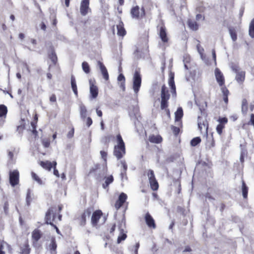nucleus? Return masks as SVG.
Returning <instances> with one entry per match:
<instances>
[{"label": "nucleus", "mask_w": 254, "mask_h": 254, "mask_svg": "<svg viewBox=\"0 0 254 254\" xmlns=\"http://www.w3.org/2000/svg\"><path fill=\"white\" fill-rule=\"evenodd\" d=\"M50 101L51 102L56 103L57 102V97L55 94H53L50 97Z\"/></svg>", "instance_id": "obj_58"}, {"label": "nucleus", "mask_w": 254, "mask_h": 254, "mask_svg": "<svg viewBox=\"0 0 254 254\" xmlns=\"http://www.w3.org/2000/svg\"><path fill=\"white\" fill-rule=\"evenodd\" d=\"M53 206H56L57 207L56 217H58V219L60 221H62V215L61 214V212L63 208V205L61 204L59 205L58 206L56 205H54Z\"/></svg>", "instance_id": "obj_38"}, {"label": "nucleus", "mask_w": 254, "mask_h": 254, "mask_svg": "<svg viewBox=\"0 0 254 254\" xmlns=\"http://www.w3.org/2000/svg\"><path fill=\"white\" fill-rule=\"evenodd\" d=\"M224 128H225V126H224L223 125H221V124H219L217 126L216 128L217 132L219 135H221L222 134V132H223V129Z\"/></svg>", "instance_id": "obj_47"}, {"label": "nucleus", "mask_w": 254, "mask_h": 254, "mask_svg": "<svg viewBox=\"0 0 254 254\" xmlns=\"http://www.w3.org/2000/svg\"><path fill=\"white\" fill-rule=\"evenodd\" d=\"M90 0H82L80 6V12L82 16H85L91 11L89 7Z\"/></svg>", "instance_id": "obj_11"}, {"label": "nucleus", "mask_w": 254, "mask_h": 254, "mask_svg": "<svg viewBox=\"0 0 254 254\" xmlns=\"http://www.w3.org/2000/svg\"><path fill=\"white\" fill-rule=\"evenodd\" d=\"M175 121H180L183 116V111L181 107L178 108L177 111L175 112Z\"/></svg>", "instance_id": "obj_35"}, {"label": "nucleus", "mask_w": 254, "mask_h": 254, "mask_svg": "<svg viewBox=\"0 0 254 254\" xmlns=\"http://www.w3.org/2000/svg\"><path fill=\"white\" fill-rule=\"evenodd\" d=\"M48 57L54 64H56L58 61V58L53 46H51L49 48Z\"/></svg>", "instance_id": "obj_20"}, {"label": "nucleus", "mask_w": 254, "mask_h": 254, "mask_svg": "<svg viewBox=\"0 0 254 254\" xmlns=\"http://www.w3.org/2000/svg\"><path fill=\"white\" fill-rule=\"evenodd\" d=\"M98 65H99L103 77L106 80H108L109 79V74L107 69L104 64L100 61L98 62Z\"/></svg>", "instance_id": "obj_21"}, {"label": "nucleus", "mask_w": 254, "mask_h": 254, "mask_svg": "<svg viewBox=\"0 0 254 254\" xmlns=\"http://www.w3.org/2000/svg\"><path fill=\"white\" fill-rule=\"evenodd\" d=\"M196 48L198 52L200 54L202 55L204 52L203 48L201 46L200 43H198L196 45Z\"/></svg>", "instance_id": "obj_54"}, {"label": "nucleus", "mask_w": 254, "mask_h": 254, "mask_svg": "<svg viewBox=\"0 0 254 254\" xmlns=\"http://www.w3.org/2000/svg\"><path fill=\"white\" fill-rule=\"evenodd\" d=\"M39 165L44 169L48 171H51L53 167V161L52 162L49 161H41L39 163Z\"/></svg>", "instance_id": "obj_26"}, {"label": "nucleus", "mask_w": 254, "mask_h": 254, "mask_svg": "<svg viewBox=\"0 0 254 254\" xmlns=\"http://www.w3.org/2000/svg\"><path fill=\"white\" fill-rule=\"evenodd\" d=\"M119 230L120 231L119 235L117 239V243L120 244L122 241L125 240L127 238V231H125L123 228H122V224L121 226H119Z\"/></svg>", "instance_id": "obj_19"}, {"label": "nucleus", "mask_w": 254, "mask_h": 254, "mask_svg": "<svg viewBox=\"0 0 254 254\" xmlns=\"http://www.w3.org/2000/svg\"><path fill=\"white\" fill-rule=\"evenodd\" d=\"M169 85L170 86L172 92L176 94V86L174 81V76L173 74L170 75L169 79Z\"/></svg>", "instance_id": "obj_33"}, {"label": "nucleus", "mask_w": 254, "mask_h": 254, "mask_svg": "<svg viewBox=\"0 0 254 254\" xmlns=\"http://www.w3.org/2000/svg\"><path fill=\"white\" fill-rule=\"evenodd\" d=\"M93 208L92 207H88L85 209L83 212L78 217L79 223L81 226H84L86 224V219L90 217Z\"/></svg>", "instance_id": "obj_8"}, {"label": "nucleus", "mask_w": 254, "mask_h": 254, "mask_svg": "<svg viewBox=\"0 0 254 254\" xmlns=\"http://www.w3.org/2000/svg\"><path fill=\"white\" fill-rule=\"evenodd\" d=\"M215 140L212 136L211 140L210 141L209 144V147L210 148H212L215 146Z\"/></svg>", "instance_id": "obj_62"}, {"label": "nucleus", "mask_w": 254, "mask_h": 254, "mask_svg": "<svg viewBox=\"0 0 254 254\" xmlns=\"http://www.w3.org/2000/svg\"><path fill=\"white\" fill-rule=\"evenodd\" d=\"M19 249L20 254H30L31 249L27 239L25 240L23 243L19 245Z\"/></svg>", "instance_id": "obj_15"}, {"label": "nucleus", "mask_w": 254, "mask_h": 254, "mask_svg": "<svg viewBox=\"0 0 254 254\" xmlns=\"http://www.w3.org/2000/svg\"><path fill=\"white\" fill-rule=\"evenodd\" d=\"M201 138L199 137L193 138L190 141V145L192 146H195L201 142Z\"/></svg>", "instance_id": "obj_43"}, {"label": "nucleus", "mask_w": 254, "mask_h": 254, "mask_svg": "<svg viewBox=\"0 0 254 254\" xmlns=\"http://www.w3.org/2000/svg\"><path fill=\"white\" fill-rule=\"evenodd\" d=\"M42 235V233L40 230L38 229H34L32 232V241L33 244L34 245L36 244L41 238Z\"/></svg>", "instance_id": "obj_18"}, {"label": "nucleus", "mask_w": 254, "mask_h": 254, "mask_svg": "<svg viewBox=\"0 0 254 254\" xmlns=\"http://www.w3.org/2000/svg\"><path fill=\"white\" fill-rule=\"evenodd\" d=\"M130 13L132 18L137 20H141L146 16L144 6L140 8L138 5L133 6L130 9Z\"/></svg>", "instance_id": "obj_4"}, {"label": "nucleus", "mask_w": 254, "mask_h": 254, "mask_svg": "<svg viewBox=\"0 0 254 254\" xmlns=\"http://www.w3.org/2000/svg\"><path fill=\"white\" fill-rule=\"evenodd\" d=\"M19 183V173L17 170H14L9 172V183L14 187Z\"/></svg>", "instance_id": "obj_9"}, {"label": "nucleus", "mask_w": 254, "mask_h": 254, "mask_svg": "<svg viewBox=\"0 0 254 254\" xmlns=\"http://www.w3.org/2000/svg\"><path fill=\"white\" fill-rule=\"evenodd\" d=\"M198 126L200 131H202L204 129H205L206 131H207L208 123L206 120H202L200 117H198Z\"/></svg>", "instance_id": "obj_24"}, {"label": "nucleus", "mask_w": 254, "mask_h": 254, "mask_svg": "<svg viewBox=\"0 0 254 254\" xmlns=\"http://www.w3.org/2000/svg\"><path fill=\"white\" fill-rule=\"evenodd\" d=\"M57 207L51 206L46 212L45 216V223L52 226L56 231V232L60 235L61 233L57 226L54 224V222L56 218Z\"/></svg>", "instance_id": "obj_2"}, {"label": "nucleus", "mask_w": 254, "mask_h": 254, "mask_svg": "<svg viewBox=\"0 0 254 254\" xmlns=\"http://www.w3.org/2000/svg\"><path fill=\"white\" fill-rule=\"evenodd\" d=\"M7 112V108L6 106L3 104L0 105V118H6Z\"/></svg>", "instance_id": "obj_34"}, {"label": "nucleus", "mask_w": 254, "mask_h": 254, "mask_svg": "<svg viewBox=\"0 0 254 254\" xmlns=\"http://www.w3.org/2000/svg\"><path fill=\"white\" fill-rule=\"evenodd\" d=\"M90 85V93L92 98H96L98 95V88L95 85V79H90L89 80Z\"/></svg>", "instance_id": "obj_13"}, {"label": "nucleus", "mask_w": 254, "mask_h": 254, "mask_svg": "<svg viewBox=\"0 0 254 254\" xmlns=\"http://www.w3.org/2000/svg\"><path fill=\"white\" fill-rule=\"evenodd\" d=\"M148 140L151 143L158 144L162 142L163 139L160 135L152 134L149 136Z\"/></svg>", "instance_id": "obj_27"}, {"label": "nucleus", "mask_w": 254, "mask_h": 254, "mask_svg": "<svg viewBox=\"0 0 254 254\" xmlns=\"http://www.w3.org/2000/svg\"><path fill=\"white\" fill-rule=\"evenodd\" d=\"M25 129V125H21L17 127V130L19 132H22Z\"/></svg>", "instance_id": "obj_61"}, {"label": "nucleus", "mask_w": 254, "mask_h": 254, "mask_svg": "<svg viewBox=\"0 0 254 254\" xmlns=\"http://www.w3.org/2000/svg\"><path fill=\"white\" fill-rule=\"evenodd\" d=\"M9 204L7 201L5 202L3 205L4 211L5 213H7L8 210Z\"/></svg>", "instance_id": "obj_59"}, {"label": "nucleus", "mask_w": 254, "mask_h": 254, "mask_svg": "<svg viewBox=\"0 0 254 254\" xmlns=\"http://www.w3.org/2000/svg\"><path fill=\"white\" fill-rule=\"evenodd\" d=\"M93 123L91 117H87L86 119V125L89 127Z\"/></svg>", "instance_id": "obj_57"}, {"label": "nucleus", "mask_w": 254, "mask_h": 254, "mask_svg": "<svg viewBox=\"0 0 254 254\" xmlns=\"http://www.w3.org/2000/svg\"><path fill=\"white\" fill-rule=\"evenodd\" d=\"M31 176L32 179L34 180L35 181H36L39 184L42 185L43 184L42 180L35 173L32 172Z\"/></svg>", "instance_id": "obj_42"}, {"label": "nucleus", "mask_w": 254, "mask_h": 254, "mask_svg": "<svg viewBox=\"0 0 254 254\" xmlns=\"http://www.w3.org/2000/svg\"><path fill=\"white\" fill-rule=\"evenodd\" d=\"M141 84V77L139 71H135L133 76V89L135 94L139 91Z\"/></svg>", "instance_id": "obj_6"}, {"label": "nucleus", "mask_w": 254, "mask_h": 254, "mask_svg": "<svg viewBox=\"0 0 254 254\" xmlns=\"http://www.w3.org/2000/svg\"><path fill=\"white\" fill-rule=\"evenodd\" d=\"M118 80L119 81H121V86L123 87L124 89L125 88V77L123 74H120L118 77Z\"/></svg>", "instance_id": "obj_45"}, {"label": "nucleus", "mask_w": 254, "mask_h": 254, "mask_svg": "<svg viewBox=\"0 0 254 254\" xmlns=\"http://www.w3.org/2000/svg\"><path fill=\"white\" fill-rule=\"evenodd\" d=\"M235 73L236 76L235 79L236 81L240 83H243L245 80L246 72L245 71H239V70L236 69Z\"/></svg>", "instance_id": "obj_22"}, {"label": "nucleus", "mask_w": 254, "mask_h": 254, "mask_svg": "<svg viewBox=\"0 0 254 254\" xmlns=\"http://www.w3.org/2000/svg\"><path fill=\"white\" fill-rule=\"evenodd\" d=\"M144 219L147 225L151 228L155 229L156 227L155 220L148 212L144 215Z\"/></svg>", "instance_id": "obj_16"}, {"label": "nucleus", "mask_w": 254, "mask_h": 254, "mask_svg": "<svg viewBox=\"0 0 254 254\" xmlns=\"http://www.w3.org/2000/svg\"><path fill=\"white\" fill-rule=\"evenodd\" d=\"M114 181L113 177L111 175L107 177L105 179V183L103 184V188L106 189L108 187L109 185Z\"/></svg>", "instance_id": "obj_36"}, {"label": "nucleus", "mask_w": 254, "mask_h": 254, "mask_svg": "<svg viewBox=\"0 0 254 254\" xmlns=\"http://www.w3.org/2000/svg\"><path fill=\"white\" fill-rule=\"evenodd\" d=\"M187 24L190 29L192 31H197L199 28V24L194 20L189 19Z\"/></svg>", "instance_id": "obj_25"}, {"label": "nucleus", "mask_w": 254, "mask_h": 254, "mask_svg": "<svg viewBox=\"0 0 254 254\" xmlns=\"http://www.w3.org/2000/svg\"><path fill=\"white\" fill-rule=\"evenodd\" d=\"M117 34L120 36H124L127 32L124 28V24L122 20H120L119 24L117 25Z\"/></svg>", "instance_id": "obj_23"}, {"label": "nucleus", "mask_w": 254, "mask_h": 254, "mask_svg": "<svg viewBox=\"0 0 254 254\" xmlns=\"http://www.w3.org/2000/svg\"><path fill=\"white\" fill-rule=\"evenodd\" d=\"M82 68L83 70L86 73L88 74L90 71V66L86 62H83L82 64Z\"/></svg>", "instance_id": "obj_41"}, {"label": "nucleus", "mask_w": 254, "mask_h": 254, "mask_svg": "<svg viewBox=\"0 0 254 254\" xmlns=\"http://www.w3.org/2000/svg\"><path fill=\"white\" fill-rule=\"evenodd\" d=\"M53 167L54 168V174L57 177H60V174L58 170L56 169L57 162L56 161H53Z\"/></svg>", "instance_id": "obj_50"}, {"label": "nucleus", "mask_w": 254, "mask_h": 254, "mask_svg": "<svg viewBox=\"0 0 254 254\" xmlns=\"http://www.w3.org/2000/svg\"><path fill=\"white\" fill-rule=\"evenodd\" d=\"M170 98V95L169 93L168 90L166 86L164 85L161 88V104L160 108L161 110H164L167 115L170 117V111L168 109L169 102L168 101Z\"/></svg>", "instance_id": "obj_3"}, {"label": "nucleus", "mask_w": 254, "mask_h": 254, "mask_svg": "<svg viewBox=\"0 0 254 254\" xmlns=\"http://www.w3.org/2000/svg\"><path fill=\"white\" fill-rule=\"evenodd\" d=\"M79 112L81 119L85 120L87 114V110L86 106L82 103L79 105Z\"/></svg>", "instance_id": "obj_29"}, {"label": "nucleus", "mask_w": 254, "mask_h": 254, "mask_svg": "<svg viewBox=\"0 0 254 254\" xmlns=\"http://www.w3.org/2000/svg\"><path fill=\"white\" fill-rule=\"evenodd\" d=\"M127 198V195L124 193L122 192L118 197V199L116 200L114 206L117 210L119 209L123 204L126 202Z\"/></svg>", "instance_id": "obj_14"}, {"label": "nucleus", "mask_w": 254, "mask_h": 254, "mask_svg": "<svg viewBox=\"0 0 254 254\" xmlns=\"http://www.w3.org/2000/svg\"><path fill=\"white\" fill-rule=\"evenodd\" d=\"M177 211L181 215L183 216L186 215V209L184 207L179 206L177 207Z\"/></svg>", "instance_id": "obj_49"}, {"label": "nucleus", "mask_w": 254, "mask_h": 254, "mask_svg": "<svg viewBox=\"0 0 254 254\" xmlns=\"http://www.w3.org/2000/svg\"><path fill=\"white\" fill-rule=\"evenodd\" d=\"M38 122V115L35 114L34 116V120L30 123L31 128L29 129V130L32 132V134L34 135L35 138H36L38 135V132L36 130L37 125Z\"/></svg>", "instance_id": "obj_17"}, {"label": "nucleus", "mask_w": 254, "mask_h": 254, "mask_svg": "<svg viewBox=\"0 0 254 254\" xmlns=\"http://www.w3.org/2000/svg\"><path fill=\"white\" fill-rule=\"evenodd\" d=\"M49 247L51 254H57L56 250L57 248V245L56 243V239L54 237L51 238V243Z\"/></svg>", "instance_id": "obj_28"}, {"label": "nucleus", "mask_w": 254, "mask_h": 254, "mask_svg": "<svg viewBox=\"0 0 254 254\" xmlns=\"http://www.w3.org/2000/svg\"><path fill=\"white\" fill-rule=\"evenodd\" d=\"M229 31L233 41H236L237 39V34L235 28L230 27L229 28Z\"/></svg>", "instance_id": "obj_37"}, {"label": "nucleus", "mask_w": 254, "mask_h": 254, "mask_svg": "<svg viewBox=\"0 0 254 254\" xmlns=\"http://www.w3.org/2000/svg\"><path fill=\"white\" fill-rule=\"evenodd\" d=\"M71 85L72 90L76 97L78 96L77 87L76 86V80L74 75L71 76Z\"/></svg>", "instance_id": "obj_31"}, {"label": "nucleus", "mask_w": 254, "mask_h": 254, "mask_svg": "<svg viewBox=\"0 0 254 254\" xmlns=\"http://www.w3.org/2000/svg\"><path fill=\"white\" fill-rule=\"evenodd\" d=\"M42 143L45 148H48L50 145V140L49 138H44L42 140Z\"/></svg>", "instance_id": "obj_46"}, {"label": "nucleus", "mask_w": 254, "mask_h": 254, "mask_svg": "<svg viewBox=\"0 0 254 254\" xmlns=\"http://www.w3.org/2000/svg\"><path fill=\"white\" fill-rule=\"evenodd\" d=\"M171 129L175 136L178 135L180 131L179 127L174 126H171Z\"/></svg>", "instance_id": "obj_48"}, {"label": "nucleus", "mask_w": 254, "mask_h": 254, "mask_svg": "<svg viewBox=\"0 0 254 254\" xmlns=\"http://www.w3.org/2000/svg\"><path fill=\"white\" fill-rule=\"evenodd\" d=\"M249 188L247 187L244 180L242 181V192L244 199H247L248 196Z\"/></svg>", "instance_id": "obj_30"}, {"label": "nucleus", "mask_w": 254, "mask_h": 254, "mask_svg": "<svg viewBox=\"0 0 254 254\" xmlns=\"http://www.w3.org/2000/svg\"><path fill=\"white\" fill-rule=\"evenodd\" d=\"M248 125H252L254 127V114H251L250 120L249 121Z\"/></svg>", "instance_id": "obj_55"}, {"label": "nucleus", "mask_w": 254, "mask_h": 254, "mask_svg": "<svg viewBox=\"0 0 254 254\" xmlns=\"http://www.w3.org/2000/svg\"><path fill=\"white\" fill-rule=\"evenodd\" d=\"M215 75L218 85L221 87V90L222 93L223 100L225 104H227L228 103V95L230 94V92L225 85V81L224 76L220 69L218 68H216L215 70Z\"/></svg>", "instance_id": "obj_1"}, {"label": "nucleus", "mask_w": 254, "mask_h": 254, "mask_svg": "<svg viewBox=\"0 0 254 254\" xmlns=\"http://www.w3.org/2000/svg\"><path fill=\"white\" fill-rule=\"evenodd\" d=\"M158 33L161 39L162 42L165 44L169 42V38L167 36V29L164 23L158 25L157 26Z\"/></svg>", "instance_id": "obj_7"}, {"label": "nucleus", "mask_w": 254, "mask_h": 254, "mask_svg": "<svg viewBox=\"0 0 254 254\" xmlns=\"http://www.w3.org/2000/svg\"><path fill=\"white\" fill-rule=\"evenodd\" d=\"M32 194L31 190L30 189H28L26 193V202L27 206H30L32 201Z\"/></svg>", "instance_id": "obj_39"}, {"label": "nucleus", "mask_w": 254, "mask_h": 254, "mask_svg": "<svg viewBox=\"0 0 254 254\" xmlns=\"http://www.w3.org/2000/svg\"><path fill=\"white\" fill-rule=\"evenodd\" d=\"M113 153L118 159H121L126 154V146L115 145Z\"/></svg>", "instance_id": "obj_12"}, {"label": "nucleus", "mask_w": 254, "mask_h": 254, "mask_svg": "<svg viewBox=\"0 0 254 254\" xmlns=\"http://www.w3.org/2000/svg\"><path fill=\"white\" fill-rule=\"evenodd\" d=\"M74 133V129L73 127H71L70 130L68 132L67 134V137L68 138H71L73 137Z\"/></svg>", "instance_id": "obj_51"}, {"label": "nucleus", "mask_w": 254, "mask_h": 254, "mask_svg": "<svg viewBox=\"0 0 254 254\" xmlns=\"http://www.w3.org/2000/svg\"><path fill=\"white\" fill-rule=\"evenodd\" d=\"M220 124L225 126L228 123V119L226 117L219 118L218 120Z\"/></svg>", "instance_id": "obj_52"}, {"label": "nucleus", "mask_w": 254, "mask_h": 254, "mask_svg": "<svg viewBox=\"0 0 254 254\" xmlns=\"http://www.w3.org/2000/svg\"><path fill=\"white\" fill-rule=\"evenodd\" d=\"M147 176L148 178L149 183L151 189L153 191H156L159 189V183L155 178L154 171L149 169L147 172Z\"/></svg>", "instance_id": "obj_5"}, {"label": "nucleus", "mask_w": 254, "mask_h": 254, "mask_svg": "<svg viewBox=\"0 0 254 254\" xmlns=\"http://www.w3.org/2000/svg\"><path fill=\"white\" fill-rule=\"evenodd\" d=\"M116 138L118 142V144L116 145L117 146H125L122 137L120 133L117 135Z\"/></svg>", "instance_id": "obj_44"}, {"label": "nucleus", "mask_w": 254, "mask_h": 254, "mask_svg": "<svg viewBox=\"0 0 254 254\" xmlns=\"http://www.w3.org/2000/svg\"><path fill=\"white\" fill-rule=\"evenodd\" d=\"M100 154L102 158L104 160L105 162H106L107 158V152L105 151L102 150L100 151Z\"/></svg>", "instance_id": "obj_53"}, {"label": "nucleus", "mask_w": 254, "mask_h": 254, "mask_svg": "<svg viewBox=\"0 0 254 254\" xmlns=\"http://www.w3.org/2000/svg\"><path fill=\"white\" fill-rule=\"evenodd\" d=\"M249 32L250 37L254 38V18L251 22Z\"/></svg>", "instance_id": "obj_40"}, {"label": "nucleus", "mask_w": 254, "mask_h": 254, "mask_svg": "<svg viewBox=\"0 0 254 254\" xmlns=\"http://www.w3.org/2000/svg\"><path fill=\"white\" fill-rule=\"evenodd\" d=\"M96 113L98 116L99 117H102L103 115V113L101 110L99 109V108H97L96 109Z\"/></svg>", "instance_id": "obj_64"}, {"label": "nucleus", "mask_w": 254, "mask_h": 254, "mask_svg": "<svg viewBox=\"0 0 254 254\" xmlns=\"http://www.w3.org/2000/svg\"><path fill=\"white\" fill-rule=\"evenodd\" d=\"M99 168H100V165L99 164L96 165L94 167L92 168L90 170V171L89 172V174H91L92 173L96 171L98 169H99Z\"/></svg>", "instance_id": "obj_56"}, {"label": "nucleus", "mask_w": 254, "mask_h": 254, "mask_svg": "<svg viewBox=\"0 0 254 254\" xmlns=\"http://www.w3.org/2000/svg\"><path fill=\"white\" fill-rule=\"evenodd\" d=\"M103 215V213L102 211L100 209L96 210L93 212L91 218V222L93 226H98L99 220Z\"/></svg>", "instance_id": "obj_10"}, {"label": "nucleus", "mask_w": 254, "mask_h": 254, "mask_svg": "<svg viewBox=\"0 0 254 254\" xmlns=\"http://www.w3.org/2000/svg\"><path fill=\"white\" fill-rule=\"evenodd\" d=\"M116 227V225L115 223L113 224L111 227V228L110 229V234H113L114 231H115Z\"/></svg>", "instance_id": "obj_63"}, {"label": "nucleus", "mask_w": 254, "mask_h": 254, "mask_svg": "<svg viewBox=\"0 0 254 254\" xmlns=\"http://www.w3.org/2000/svg\"><path fill=\"white\" fill-rule=\"evenodd\" d=\"M241 110L243 114H246L248 111V102L246 98L242 100Z\"/></svg>", "instance_id": "obj_32"}, {"label": "nucleus", "mask_w": 254, "mask_h": 254, "mask_svg": "<svg viewBox=\"0 0 254 254\" xmlns=\"http://www.w3.org/2000/svg\"><path fill=\"white\" fill-rule=\"evenodd\" d=\"M3 250V242H0V254H5Z\"/></svg>", "instance_id": "obj_60"}]
</instances>
